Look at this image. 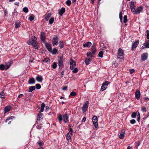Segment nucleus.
<instances>
[{"mask_svg": "<svg viewBox=\"0 0 149 149\" xmlns=\"http://www.w3.org/2000/svg\"><path fill=\"white\" fill-rule=\"evenodd\" d=\"M40 38L42 43H44L45 47H51L52 45L49 42H46V37L45 33L44 32H41L40 35Z\"/></svg>", "mask_w": 149, "mask_h": 149, "instance_id": "nucleus-1", "label": "nucleus"}, {"mask_svg": "<svg viewBox=\"0 0 149 149\" xmlns=\"http://www.w3.org/2000/svg\"><path fill=\"white\" fill-rule=\"evenodd\" d=\"M58 118L60 121H61L63 120L65 123H66L67 121L68 120V116L67 114L65 113L63 115V118L62 116L60 115L58 116Z\"/></svg>", "mask_w": 149, "mask_h": 149, "instance_id": "nucleus-2", "label": "nucleus"}, {"mask_svg": "<svg viewBox=\"0 0 149 149\" xmlns=\"http://www.w3.org/2000/svg\"><path fill=\"white\" fill-rule=\"evenodd\" d=\"M34 39H31L29 40L28 43L30 45H31L33 47H36L38 45V43L37 42V39L34 36Z\"/></svg>", "mask_w": 149, "mask_h": 149, "instance_id": "nucleus-3", "label": "nucleus"}, {"mask_svg": "<svg viewBox=\"0 0 149 149\" xmlns=\"http://www.w3.org/2000/svg\"><path fill=\"white\" fill-rule=\"evenodd\" d=\"M143 9V7L142 6H139L136 9L135 8V10L133 11L132 13L133 14H139L142 12Z\"/></svg>", "mask_w": 149, "mask_h": 149, "instance_id": "nucleus-4", "label": "nucleus"}, {"mask_svg": "<svg viewBox=\"0 0 149 149\" xmlns=\"http://www.w3.org/2000/svg\"><path fill=\"white\" fill-rule=\"evenodd\" d=\"M11 64V62L9 61L5 65L3 64L1 65H0V69L1 70H3L5 69L7 70L9 68Z\"/></svg>", "mask_w": 149, "mask_h": 149, "instance_id": "nucleus-5", "label": "nucleus"}, {"mask_svg": "<svg viewBox=\"0 0 149 149\" xmlns=\"http://www.w3.org/2000/svg\"><path fill=\"white\" fill-rule=\"evenodd\" d=\"M97 119V116H93L92 118L93 123L95 128H97L98 127Z\"/></svg>", "mask_w": 149, "mask_h": 149, "instance_id": "nucleus-6", "label": "nucleus"}, {"mask_svg": "<svg viewBox=\"0 0 149 149\" xmlns=\"http://www.w3.org/2000/svg\"><path fill=\"white\" fill-rule=\"evenodd\" d=\"M92 52H88L87 53V55L88 57L90 56L91 57H93L96 52V49L95 47L93 48L92 49Z\"/></svg>", "mask_w": 149, "mask_h": 149, "instance_id": "nucleus-7", "label": "nucleus"}, {"mask_svg": "<svg viewBox=\"0 0 149 149\" xmlns=\"http://www.w3.org/2000/svg\"><path fill=\"white\" fill-rule=\"evenodd\" d=\"M58 66L59 67V68L60 69H61L63 67V57L62 56H60L59 57H58Z\"/></svg>", "mask_w": 149, "mask_h": 149, "instance_id": "nucleus-8", "label": "nucleus"}, {"mask_svg": "<svg viewBox=\"0 0 149 149\" xmlns=\"http://www.w3.org/2000/svg\"><path fill=\"white\" fill-rule=\"evenodd\" d=\"M48 50L51 52L52 54H56L58 52L57 49L55 48H54L53 49H52V47H46Z\"/></svg>", "mask_w": 149, "mask_h": 149, "instance_id": "nucleus-9", "label": "nucleus"}, {"mask_svg": "<svg viewBox=\"0 0 149 149\" xmlns=\"http://www.w3.org/2000/svg\"><path fill=\"white\" fill-rule=\"evenodd\" d=\"M58 38L57 36H56L53 37L52 43L53 46L57 45L58 44Z\"/></svg>", "mask_w": 149, "mask_h": 149, "instance_id": "nucleus-10", "label": "nucleus"}, {"mask_svg": "<svg viewBox=\"0 0 149 149\" xmlns=\"http://www.w3.org/2000/svg\"><path fill=\"white\" fill-rule=\"evenodd\" d=\"M70 60L71 61L70 62V69L71 70L73 69L75 67L76 63L72 58L70 59Z\"/></svg>", "mask_w": 149, "mask_h": 149, "instance_id": "nucleus-11", "label": "nucleus"}, {"mask_svg": "<svg viewBox=\"0 0 149 149\" xmlns=\"http://www.w3.org/2000/svg\"><path fill=\"white\" fill-rule=\"evenodd\" d=\"M88 102L86 101L82 107V110L84 112H85L87 110L88 107Z\"/></svg>", "mask_w": 149, "mask_h": 149, "instance_id": "nucleus-12", "label": "nucleus"}, {"mask_svg": "<svg viewBox=\"0 0 149 149\" xmlns=\"http://www.w3.org/2000/svg\"><path fill=\"white\" fill-rule=\"evenodd\" d=\"M130 6L131 11L132 13L133 11L135 10V8H136V6L135 5L134 2L133 1H131L130 3Z\"/></svg>", "mask_w": 149, "mask_h": 149, "instance_id": "nucleus-13", "label": "nucleus"}, {"mask_svg": "<svg viewBox=\"0 0 149 149\" xmlns=\"http://www.w3.org/2000/svg\"><path fill=\"white\" fill-rule=\"evenodd\" d=\"M109 83L108 81H106L105 83H103L102 85V86L101 90L102 91H103L105 90L106 88L105 87V86H107L108 85Z\"/></svg>", "mask_w": 149, "mask_h": 149, "instance_id": "nucleus-14", "label": "nucleus"}, {"mask_svg": "<svg viewBox=\"0 0 149 149\" xmlns=\"http://www.w3.org/2000/svg\"><path fill=\"white\" fill-rule=\"evenodd\" d=\"M124 55L123 51L121 48H119L118 52V56L117 57L120 58L119 56H123Z\"/></svg>", "mask_w": 149, "mask_h": 149, "instance_id": "nucleus-15", "label": "nucleus"}, {"mask_svg": "<svg viewBox=\"0 0 149 149\" xmlns=\"http://www.w3.org/2000/svg\"><path fill=\"white\" fill-rule=\"evenodd\" d=\"M148 57V54L147 53L143 54L141 56V59L143 61H145L146 60Z\"/></svg>", "mask_w": 149, "mask_h": 149, "instance_id": "nucleus-16", "label": "nucleus"}, {"mask_svg": "<svg viewBox=\"0 0 149 149\" xmlns=\"http://www.w3.org/2000/svg\"><path fill=\"white\" fill-rule=\"evenodd\" d=\"M65 8L64 7H62L60 10H58V14L61 16H62L65 12Z\"/></svg>", "mask_w": 149, "mask_h": 149, "instance_id": "nucleus-17", "label": "nucleus"}, {"mask_svg": "<svg viewBox=\"0 0 149 149\" xmlns=\"http://www.w3.org/2000/svg\"><path fill=\"white\" fill-rule=\"evenodd\" d=\"M125 134V130H122L120 134L119 135V137L120 139H123L124 137V134Z\"/></svg>", "mask_w": 149, "mask_h": 149, "instance_id": "nucleus-18", "label": "nucleus"}, {"mask_svg": "<svg viewBox=\"0 0 149 149\" xmlns=\"http://www.w3.org/2000/svg\"><path fill=\"white\" fill-rule=\"evenodd\" d=\"M135 97L137 99L139 100L140 98L141 94L140 91L139 90H137L135 92Z\"/></svg>", "mask_w": 149, "mask_h": 149, "instance_id": "nucleus-19", "label": "nucleus"}, {"mask_svg": "<svg viewBox=\"0 0 149 149\" xmlns=\"http://www.w3.org/2000/svg\"><path fill=\"white\" fill-rule=\"evenodd\" d=\"M51 14L50 13H46L45 15V19L46 21H48L49 18L51 17Z\"/></svg>", "mask_w": 149, "mask_h": 149, "instance_id": "nucleus-20", "label": "nucleus"}, {"mask_svg": "<svg viewBox=\"0 0 149 149\" xmlns=\"http://www.w3.org/2000/svg\"><path fill=\"white\" fill-rule=\"evenodd\" d=\"M11 107L9 106H7L4 109V113L9 111Z\"/></svg>", "mask_w": 149, "mask_h": 149, "instance_id": "nucleus-21", "label": "nucleus"}, {"mask_svg": "<svg viewBox=\"0 0 149 149\" xmlns=\"http://www.w3.org/2000/svg\"><path fill=\"white\" fill-rule=\"evenodd\" d=\"M36 79L39 82H40L42 81L43 78L41 76H38L36 77Z\"/></svg>", "mask_w": 149, "mask_h": 149, "instance_id": "nucleus-22", "label": "nucleus"}, {"mask_svg": "<svg viewBox=\"0 0 149 149\" xmlns=\"http://www.w3.org/2000/svg\"><path fill=\"white\" fill-rule=\"evenodd\" d=\"M15 27L17 29L21 25L20 22L19 21H17L15 24Z\"/></svg>", "mask_w": 149, "mask_h": 149, "instance_id": "nucleus-23", "label": "nucleus"}, {"mask_svg": "<svg viewBox=\"0 0 149 149\" xmlns=\"http://www.w3.org/2000/svg\"><path fill=\"white\" fill-rule=\"evenodd\" d=\"M139 40H136L132 44V47H137L139 45Z\"/></svg>", "mask_w": 149, "mask_h": 149, "instance_id": "nucleus-24", "label": "nucleus"}, {"mask_svg": "<svg viewBox=\"0 0 149 149\" xmlns=\"http://www.w3.org/2000/svg\"><path fill=\"white\" fill-rule=\"evenodd\" d=\"M92 43L90 42H87L86 43L83 44V47H90Z\"/></svg>", "mask_w": 149, "mask_h": 149, "instance_id": "nucleus-25", "label": "nucleus"}, {"mask_svg": "<svg viewBox=\"0 0 149 149\" xmlns=\"http://www.w3.org/2000/svg\"><path fill=\"white\" fill-rule=\"evenodd\" d=\"M35 80L34 78H30L29 81V84H33L35 83Z\"/></svg>", "mask_w": 149, "mask_h": 149, "instance_id": "nucleus-26", "label": "nucleus"}, {"mask_svg": "<svg viewBox=\"0 0 149 149\" xmlns=\"http://www.w3.org/2000/svg\"><path fill=\"white\" fill-rule=\"evenodd\" d=\"M72 134L71 133H68L67 134L66 136V138L68 141H69L71 139V136L72 135Z\"/></svg>", "mask_w": 149, "mask_h": 149, "instance_id": "nucleus-27", "label": "nucleus"}, {"mask_svg": "<svg viewBox=\"0 0 149 149\" xmlns=\"http://www.w3.org/2000/svg\"><path fill=\"white\" fill-rule=\"evenodd\" d=\"M36 88V87L34 86H30L29 88V92H31L32 91L34 90Z\"/></svg>", "mask_w": 149, "mask_h": 149, "instance_id": "nucleus-28", "label": "nucleus"}, {"mask_svg": "<svg viewBox=\"0 0 149 149\" xmlns=\"http://www.w3.org/2000/svg\"><path fill=\"white\" fill-rule=\"evenodd\" d=\"M35 16L33 14H31L30 15L29 19L30 21H31L34 19Z\"/></svg>", "mask_w": 149, "mask_h": 149, "instance_id": "nucleus-29", "label": "nucleus"}, {"mask_svg": "<svg viewBox=\"0 0 149 149\" xmlns=\"http://www.w3.org/2000/svg\"><path fill=\"white\" fill-rule=\"evenodd\" d=\"M43 116V114L41 113V112H40L38 114V116L39 117V118H38L37 119V120L38 121H40L41 120V118L40 117H42V116ZM41 119H42L41 118Z\"/></svg>", "mask_w": 149, "mask_h": 149, "instance_id": "nucleus-30", "label": "nucleus"}, {"mask_svg": "<svg viewBox=\"0 0 149 149\" xmlns=\"http://www.w3.org/2000/svg\"><path fill=\"white\" fill-rule=\"evenodd\" d=\"M5 95L4 93L3 92H1L0 93V98H5Z\"/></svg>", "mask_w": 149, "mask_h": 149, "instance_id": "nucleus-31", "label": "nucleus"}, {"mask_svg": "<svg viewBox=\"0 0 149 149\" xmlns=\"http://www.w3.org/2000/svg\"><path fill=\"white\" fill-rule=\"evenodd\" d=\"M42 61L45 63H49L50 60L48 58H46L42 60Z\"/></svg>", "mask_w": 149, "mask_h": 149, "instance_id": "nucleus-32", "label": "nucleus"}, {"mask_svg": "<svg viewBox=\"0 0 149 149\" xmlns=\"http://www.w3.org/2000/svg\"><path fill=\"white\" fill-rule=\"evenodd\" d=\"M91 59L90 58H86L85 60V63L86 65H88L89 63V62L91 60Z\"/></svg>", "mask_w": 149, "mask_h": 149, "instance_id": "nucleus-33", "label": "nucleus"}, {"mask_svg": "<svg viewBox=\"0 0 149 149\" xmlns=\"http://www.w3.org/2000/svg\"><path fill=\"white\" fill-rule=\"evenodd\" d=\"M119 18L120 20V21L121 23L123 22V16L122 14V12H121L119 14Z\"/></svg>", "mask_w": 149, "mask_h": 149, "instance_id": "nucleus-34", "label": "nucleus"}, {"mask_svg": "<svg viewBox=\"0 0 149 149\" xmlns=\"http://www.w3.org/2000/svg\"><path fill=\"white\" fill-rule=\"evenodd\" d=\"M127 21V15H125L123 17V22L125 23Z\"/></svg>", "mask_w": 149, "mask_h": 149, "instance_id": "nucleus-35", "label": "nucleus"}, {"mask_svg": "<svg viewBox=\"0 0 149 149\" xmlns=\"http://www.w3.org/2000/svg\"><path fill=\"white\" fill-rule=\"evenodd\" d=\"M66 4L68 6H70L71 3V2L70 0H68L66 1Z\"/></svg>", "mask_w": 149, "mask_h": 149, "instance_id": "nucleus-36", "label": "nucleus"}, {"mask_svg": "<svg viewBox=\"0 0 149 149\" xmlns=\"http://www.w3.org/2000/svg\"><path fill=\"white\" fill-rule=\"evenodd\" d=\"M23 11L25 13H27L29 12V10L27 7H25L23 8Z\"/></svg>", "mask_w": 149, "mask_h": 149, "instance_id": "nucleus-37", "label": "nucleus"}, {"mask_svg": "<svg viewBox=\"0 0 149 149\" xmlns=\"http://www.w3.org/2000/svg\"><path fill=\"white\" fill-rule=\"evenodd\" d=\"M137 113V111L136 112H134L132 113L131 115V116L133 118H135L136 117V116Z\"/></svg>", "mask_w": 149, "mask_h": 149, "instance_id": "nucleus-38", "label": "nucleus"}, {"mask_svg": "<svg viewBox=\"0 0 149 149\" xmlns=\"http://www.w3.org/2000/svg\"><path fill=\"white\" fill-rule=\"evenodd\" d=\"M52 67L54 69H55L57 67V64L56 62H54L52 65Z\"/></svg>", "mask_w": 149, "mask_h": 149, "instance_id": "nucleus-39", "label": "nucleus"}, {"mask_svg": "<svg viewBox=\"0 0 149 149\" xmlns=\"http://www.w3.org/2000/svg\"><path fill=\"white\" fill-rule=\"evenodd\" d=\"M54 18L53 17H52L50 18L49 21V24H52L54 22Z\"/></svg>", "mask_w": 149, "mask_h": 149, "instance_id": "nucleus-40", "label": "nucleus"}, {"mask_svg": "<svg viewBox=\"0 0 149 149\" xmlns=\"http://www.w3.org/2000/svg\"><path fill=\"white\" fill-rule=\"evenodd\" d=\"M15 117L14 116H11L10 117L8 118L5 121V122H7L8 121L10 120H12L13 118H14Z\"/></svg>", "mask_w": 149, "mask_h": 149, "instance_id": "nucleus-41", "label": "nucleus"}, {"mask_svg": "<svg viewBox=\"0 0 149 149\" xmlns=\"http://www.w3.org/2000/svg\"><path fill=\"white\" fill-rule=\"evenodd\" d=\"M144 47H149V40L145 43H144Z\"/></svg>", "mask_w": 149, "mask_h": 149, "instance_id": "nucleus-42", "label": "nucleus"}, {"mask_svg": "<svg viewBox=\"0 0 149 149\" xmlns=\"http://www.w3.org/2000/svg\"><path fill=\"white\" fill-rule=\"evenodd\" d=\"M103 52L102 51L100 52L98 54V56L99 57L102 58L103 57Z\"/></svg>", "mask_w": 149, "mask_h": 149, "instance_id": "nucleus-43", "label": "nucleus"}, {"mask_svg": "<svg viewBox=\"0 0 149 149\" xmlns=\"http://www.w3.org/2000/svg\"><path fill=\"white\" fill-rule=\"evenodd\" d=\"M64 43L63 41H60L59 42V47H64Z\"/></svg>", "mask_w": 149, "mask_h": 149, "instance_id": "nucleus-44", "label": "nucleus"}, {"mask_svg": "<svg viewBox=\"0 0 149 149\" xmlns=\"http://www.w3.org/2000/svg\"><path fill=\"white\" fill-rule=\"evenodd\" d=\"M72 72L73 73H76L78 71V70L77 68H74V69H73Z\"/></svg>", "mask_w": 149, "mask_h": 149, "instance_id": "nucleus-45", "label": "nucleus"}, {"mask_svg": "<svg viewBox=\"0 0 149 149\" xmlns=\"http://www.w3.org/2000/svg\"><path fill=\"white\" fill-rule=\"evenodd\" d=\"M137 114H138V115H137L138 118H137V120L139 122V121L140 119V113L138 111H137Z\"/></svg>", "mask_w": 149, "mask_h": 149, "instance_id": "nucleus-46", "label": "nucleus"}, {"mask_svg": "<svg viewBox=\"0 0 149 149\" xmlns=\"http://www.w3.org/2000/svg\"><path fill=\"white\" fill-rule=\"evenodd\" d=\"M36 87L37 89H39L41 88V86L39 84H37L36 85Z\"/></svg>", "mask_w": 149, "mask_h": 149, "instance_id": "nucleus-47", "label": "nucleus"}, {"mask_svg": "<svg viewBox=\"0 0 149 149\" xmlns=\"http://www.w3.org/2000/svg\"><path fill=\"white\" fill-rule=\"evenodd\" d=\"M146 36H147V38L148 39H149V30H147L146 31Z\"/></svg>", "mask_w": 149, "mask_h": 149, "instance_id": "nucleus-48", "label": "nucleus"}, {"mask_svg": "<svg viewBox=\"0 0 149 149\" xmlns=\"http://www.w3.org/2000/svg\"><path fill=\"white\" fill-rule=\"evenodd\" d=\"M70 95L72 96H74L76 95V93L74 91L71 93Z\"/></svg>", "mask_w": 149, "mask_h": 149, "instance_id": "nucleus-49", "label": "nucleus"}, {"mask_svg": "<svg viewBox=\"0 0 149 149\" xmlns=\"http://www.w3.org/2000/svg\"><path fill=\"white\" fill-rule=\"evenodd\" d=\"M141 110L143 111H146V108L144 107H141Z\"/></svg>", "mask_w": 149, "mask_h": 149, "instance_id": "nucleus-50", "label": "nucleus"}, {"mask_svg": "<svg viewBox=\"0 0 149 149\" xmlns=\"http://www.w3.org/2000/svg\"><path fill=\"white\" fill-rule=\"evenodd\" d=\"M130 123L132 124H134L135 123L136 121L134 119H132L130 121Z\"/></svg>", "mask_w": 149, "mask_h": 149, "instance_id": "nucleus-51", "label": "nucleus"}, {"mask_svg": "<svg viewBox=\"0 0 149 149\" xmlns=\"http://www.w3.org/2000/svg\"><path fill=\"white\" fill-rule=\"evenodd\" d=\"M134 72V69H131L130 70V74H132Z\"/></svg>", "mask_w": 149, "mask_h": 149, "instance_id": "nucleus-52", "label": "nucleus"}, {"mask_svg": "<svg viewBox=\"0 0 149 149\" xmlns=\"http://www.w3.org/2000/svg\"><path fill=\"white\" fill-rule=\"evenodd\" d=\"M38 144L40 146H42L43 145V143L41 141H39Z\"/></svg>", "mask_w": 149, "mask_h": 149, "instance_id": "nucleus-53", "label": "nucleus"}, {"mask_svg": "<svg viewBox=\"0 0 149 149\" xmlns=\"http://www.w3.org/2000/svg\"><path fill=\"white\" fill-rule=\"evenodd\" d=\"M45 107V104L43 102L42 103L41 105V108H44Z\"/></svg>", "mask_w": 149, "mask_h": 149, "instance_id": "nucleus-54", "label": "nucleus"}, {"mask_svg": "<svg viewBox=\"0 0 149 149\" xmlns=\"http://www.w3.org/2000/svg\"><path fill=\"white\" fill-rule=\"evenodd\" d=\"M41 127V126L40 125H38L36 126L37 128L38 129H40Z\"/></svg>", "mask_w": 149, "mask_h": 149, "instance_id": "nucleus-55", "label": "nucleus"}, {"mask_svg": "<svg viewBox=\"0 0 149 149\" xmlns=\"http://www.w3.org/2000/svg\"><path fill=\"white\" fill-rule=\"evenodd\" d=\"M67 88L68 87L67 86L63 87L62 88V89L63 90H66L67 89Z\"/></svg>", "mask_w": 149, "mask_h": 149, "instance_id": "nucleus-56", "label": "nucleus"}, {"mask_svg": "<svg viewBox=\"0 0 149 149\" xmlns=\"http://www.w3.org/2000/svg\"><path fill=\"white\" fill-rule=\"evenodd\" d=\"M5 16H6L8 14V11L6 10H5L4 11Z\"/></svg>", "mask_w": 149, "mask_h": 149, "instance_id": "nucleus-57", "label": "nucleus"}, {"mask_svg": "<svg viewBox=\"0 0 149 149\" xmlns=\"http://www.w3.org/2000/svg\"><path fill=\"white\" fill-rule=\"evenodd\" d=\"M64 71H62L61 73V77H63V76L64 75Z\"/></svg>", "mask_w": 149, "mask_h": 149, "instance_id": "nucleus-58", "label": "nucleus"}, {"mask_svg": "<svg viewBox=\"0 0 149 149\" xmlns=\"http://www.w3.org/2000/svg\"><path fill=\"white\" fill-rule=\"evenodd\" d=\"M19 2H16L14 4L17 6H19Z\"/></svg>", "mask_w": 149, "mask_h": 149, "instance_id": "nucleus-59", "label": "nucleus"}, {"mask_svg": "<svg viewBox=\"0 0 149 149\" xmlns=\"http://www.w3.org/2000/svg\"><path fill=\"white\" fill-rule=\"evenodd\" d=\"M73 130L71 128H70L69 129V133H71L72 134V132Z\"/></svg>", "mask_w": 149, "mask_h": 149, "instance_id": "nucleus-60", "label": "nucleus"}, {"mask_svg": "<svg viewBox=\"0 0 149 149\" xmlns=\"http://www.w3.org/2000/svg\"><path fill=\"white\" fill-rule=\"evenodd\" d=\"M23 94H21L18 95V97L20 98L23 97Z\"/></svg>", "mask_w": 149, "mask_h": 149, "instance_id": "nucleus-61", "label": "nucleus"}, {"mask_svg": "<svg viewBox=\"0 0 149 149\" xmlns=\"http://www.w3.org/2000/svg\"><path fill=\"white\" fill-rule=\"evenodd\" d=\"M86 118L85 117H84L82 120V121L83 122H84L86 120Z\"/></svg>", "mask_w": 149, "mask_h": 149, "instance_id": "nucleus-62", "label": "nucleus"}, {"mask_svg": "<svg viewBox=\"0 0 149 149\" xmlns=\"http://www.w3.org/2000/svg\"><path fill=\"white\" fill-rule=\"evenodd\" d=\"M127 149H133L132 147H131L130 146H128V147L127 148Z\"/></svg>", "mask_w": 149, "mask_h": 149, "instance_id": "nucleus-63", "label": "nucleus"}, {"mask_svg": "<svg viewBox=\"0 0 149 149\" xmlns=\"http://www.w3.org/2000/svg\"><path fill=\"white\" fill-rule=\"evenodd\" d=\"M46 111H47V110H48L49 109V107L48 106H46Z\"/></svg>", "mask_w": 149, "mask_h": 149, "instance_id": "nucleus-64", "label": "nucleus"}]
</instances>
